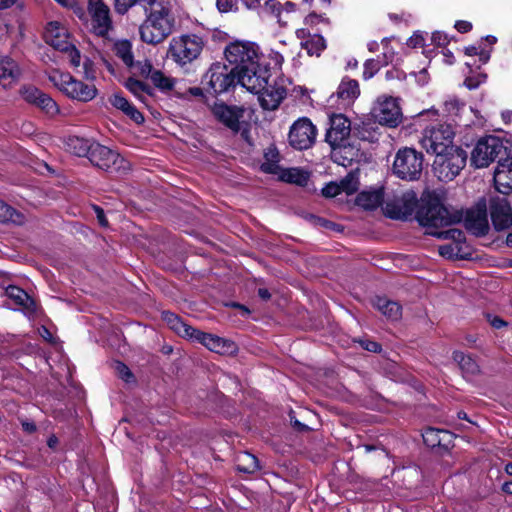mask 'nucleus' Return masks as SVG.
<instances>
[{
  "mask_svg": "<svg viewBox=\"0 0 512 512\" xmlns=\"http://www.w3.org/2000/svg\"><path fill=\"white\" fill-rule=\"evenodd\" d=\"M269 59L270 62L267 63L268 66L272 63L273 69H281L282 64L284 62V57L282 56V54L276 51H271L269 54Z\"/></svg>",
  "mask_w": 512,
  "mask_h": 512,
  "instance_id": "4d7b16f0",
  "label": "nucleus"
},
{
  "mask_svg": "<svg viewBox=\"0 0 512 512\" xmlns=\"http://www.w3.org/2000/svg\"><path fill=\"white\" fill-rule=\"evenodd\" d=\"M279 178L288 183L304 185L307 183L309 174L300 168L281 169Z\"/></svg>",
  "mask_w": 512,
  "mask_h": 512,
  "instance_id": "e433bc0d",
  "label": "nucleus"
},
{
  "mask_svg": "<svg viewBox=\"0 0 512 512\" xmlns=\"http://www.w3.org/2000/svg\"><path fill=\"white\" fill-rule=\"evenodd\" d=\"M203 81L213 93L221 94L237 83V75L232 67L216 62L205 73Z\"/></svg>",
  "mask_w": 512,
  "mask_h": 512,
  "instance_id": "dca6fc26",
  "label": "nucleus"
},
{
  "mask_svg": "<svg viewBox=\"0 0 512 512\" xmlns=\"http://www.w3.org/2000/svg\"><path fill=\"white\" fill-rule=\"evenodd\" d=\"M380 69V64L377 60L368 59L364 63L363 78L368 80L372 78Z\"/></svg>",
  "mask_w": 512,
  "mask_h": 512,
  "instance_id": "09e8293b",
  "label": "nucleus"
},
{
  "mask_svg": "<svg viewBox=\"0 0 512 512\" xmlns=\"http://www.w3.org/2000/svg\"><path fill=\"white\" fill-rule=\"evenodd\" d=\"M381 43L383 45V48L385 49L383 55L385 58V63L387 64L389 61H392L394 53L392 51L388 50V44H389L388 38H384Z\"/></svg>",
  "mask_w": 512,
  "mask_h": 512,
  "instance_id": "0e129e2a",
  "label": "nucleus"
},
{
  "mask_svg": "<svg viewBox=\"0 0 512 512\" xmlns=\"http://www.w3.org/2000/svg\"><path fill=\"white\" fill-rule=\"evenodd\" d=\"M467 153L460 147H450L449 151L435 156L433 172L440 181H452L465 167Z\"/></svg>",
  "mask_w": 512,
  "mask_h": 512,
  "instance_id": "0eeeda50",
  "label": "nucleus"
},
{
  "mask_svg": "<svg viewBox=\"0 0 512 512\" xmlns=\"http://www.w3.org/2000/svg\"><path fill=\"white\" fill-rule=\"evenodd\" d=\"M449 436L447 431L435 428H428L422 434L425 444L432 448L443 445V442Z\"/></svg>",
  "mask_w": 512,
  "mask_h": 512,
  "instance_id": "58836bf2",
  "label": "nucleus"
},
{
  "mask_svg": "<svg viewBox=\"0 0 512 512\" xmlns=\"http://www.w3.org/2000/svg\"><path fill=\"white\" fill-rule=\"evenodd\" d=\"M453 138L454 130L450 124L431 125L424 130L421 145L428 154L436 156L455 147Z\"/></svg>",
  "mask_w": 512,
  "mask_h": 512,
  "instance_id": "1a4fd4ad",
  "label": "nucleus"
},
{
  "mask_svg": "<svg viewBox=\"0 0 512 512\" xmlns=\"http://www.w3.org/2000/svg\"><path fill=\"white\" fill-rule=\"evenodd\" d=\"M226 60L232 65L235 73L254 65L263 57L260 47L251 41L236 40L230 42L224 50Z\"/></svg>",
  "mask_w": 512,
  "mask_h": 512,
  "instance_id": "6e6552de",
  "label": "nucleus"
},
{
  "mask_svg": "<svg viewBox=\"0 0 512 512\" xmlns=\"http://www.w3.org/2000/svg\"><path fill=\"white\" fill-rule=\"evenodd\" d=\"M371 118L383 126L397 127L403 119L398 98L380 95L376 98L370 111Z\"/></svg>",
  "mask_w": 512,
  "mask_h": 512,
  "instance_id": "9d476101",
  "label": "nucleus"
},
{
  "mask_svg": "<svg viewBox=\"0 0 512 512\" xmlns=\"http://www.w3.org/2000/svg\"><path fill=\"white\" fill-rule=\"evenodd\" d=\"M504 148L503 142L496 136L480 138L471 151V165L478 169L488 167Z\"/></svg>",
  "mask_w": 512,
  "mask_h": 512,
  "instance_id": "ddd939ff",
  "label": "nucleus"
},
{
  "mask_svg": "<svg viewBox=\"0 0 512 512\" xmlns=\"http://www.w3.org/2000/svg\"><path fill=\"white\" fill-rule=\"evenodd\" d=\"M417 203L416 194L412 191L403 193L392 202L386 203V214L393 219H404L412 214Z\"/></svg>",
  "mask_w": 512,
  "mask_h": 512,
  "instance_id": "6ab92c4d",
  "label": "nucleus"
},
{
  "mask_svg": "<svg viewBox=\"0 0 512 512\" xmlns=\"http://www.w3.org/2000/svg\"><path fill=\"white\" fill-rule=\"evenodd\" d=\"M455 28L460 33H467L472 29V24L468 21L459 20L455 23Z\"/></svg>",
  "mask_w": 512,
  "mask_h": 512,
  "instance_id": "680f3d73",
  "label": "nucleus"
},
{
  "mask_svg": "<svg viewBox=\"0 0 512 512\" xmlns=\"http://www.w3.org/2000/svg\"><path fill=\"white\" fill-rule=\"evenodd\" d=\"M21 94L26 101L37 105L40 96L43 94V92L40 91L38 88L29 86L24 87L21 90Z\"/></svg>",
  "mask_w": 512,
  "mask_h": 512,
  "instance_id": "de8ad7c7",
  "label": "nucleus"
},
{
  "mask_svg": "<svg viewBox=\"0 0 512 512\" xmlns=\"http://www.w3.org/2000/svg\"><path fill=\"white\" fill-rule=\"evenodd\" d=\"M279 152L275 147H269L264 153V161L261 164V170L268 174H279Z\"/></svg>",
  "mask_w": 512,
  "mask_h": 512,
  "instance_id": "f704fd0d",
  "label": "nucleus"
},
{
  "mask_svg": "<svg viewBox=\"0 0 512 512\" xmlns=\"http://www.w3.org/2000/svg\"><path fill=\"white\" fill-rule=\"evenodd\" d=\"M431 39L437 46H445L449 42L447 35L440 31L434 32Z\"/></svg>",
  "mask_w": 512,
  "mask_h": 512,
  "instance_id": "bf43d9fd",
  "label": "nucleus"
},
{
  "mask_svg": "<svg viewBox=\"0 0 512 512\" xmlns=\"http://www.w3.org/2000/svg\"><path fill=\"white\" fill-rule=\"evenodd\" d=\"M317 130L308 118H300L293 123L289 132V143L298 150L310 148L316 139Z\"/></svg>",
  "mask_w": 512,
  "mask_h": 512,
  "instance_id": "f3484780",
  "label": "nucleus"
},
{
  "mask_svg": "<svg viewBox=\"0 0 512 512\" xmlns=\"http://www.w3.org/2000/svg\"><path fill=\"white\" fill-rule=\"evenodd\" d=\"M176 18L168 2L157 1L139 26L140 39L150 45L163 42L175 29Z\"/></svg>",
  "mask_w": 512,
  "mask_h": 512,
  "instance_id": "f03ea898",
  "label": "nucleus"
},
{
  "mask_svg": "<svg viewBox=\"0 0 512 512\" xmlns=\"http://www.w3.org/2000/svg\"><path fill=\"white\" fill-rule=\"evenodd\" d=\"M83 76L86 80H91L93 81L95 79V71L93 69V62L88 59V58H85V60L83 61Z\"/></svg>",
  "mask_w": 512,
  "mask_h": 512,
  "instance_id": "5fc2aeb1",
  "label": "nucleus"
},
{
  "mask_svg": "<svg viewBox=\"0 0 512 512\" xmlns=\"http://www.w3.org/2000/svg\"><path fill=\"white\" fill-rule=\"evenodd\" d=\"M340 193H342V191L339 187L338 182H330L322 189L323 196L329 197V198L335 197V196L339 195Z\"/></svg>",
  "mask_w": 512,
  "mask_h": 512,
  "instance_id": "603ef678",
  "label": "nucleus"
},
{
  "mask_svg": "<svg viewBox=\"0 0 512 512\" xmlns=\"http://www.w3.org/2000/svg\"><path fill=\"white\" fill-rule=\"evenodd\" d=\"M296 36L301 40V46L305 49L308 55L319 56L326 48L325 39L319 34H311L306 28H300L296 31Z\"/></svg>",
  "mask_w": 512,
  "mask_h": 512,
  "instance_id": "bb28decb",
  "label": "nucleus"
},
{
  "mask_svg": "<svg viewBox=\"0 0 512 512\" xmlns=\"http://www.w3.org/2000/svg\"><path fill=\"white\" fill-rule=\"evenodd\" d=\"M424 37L422 33H414L407 41V45L412 48L422 47L424 45Z\"/></svg>",
  "mask_w": 512,
  "mask_h": 512,
  "instance_id": "13d9d810",
  "label": "nucleus"
},
{
  "mask_svg": "<svg viewBox=\"0 0 512 512\" xmlns=\"http://www.w3.org/2000/svg\"><path fill=\"white\" fill-rule=\"evenodd\" d=\"M444 108H445V111L450 116H458L460 114L461 110H463L465 108V104L460 102L456 98H449L448 100L445 101Z\"/></svg>",
  "mask_w": 512,
  "mask_h": 512,
  "instance_id": "49530a36",
  "label": "nucleus"
},
{
  "mask_svg": "<svg viewBox=\"0 0 512 512\" xmlns=\"http://www.w3.org/2000/svg\"><path fill=\"white\" fill-rule=\"evenodd\" d=\"M453 359L458 364L463 373L473 375L476 374L479 370L475 360L461 351H455L453 353Z\"/></svg>",
  "mask_w": 512,
  "mask_h": 512,
  "instance_id": "ea45409f",
  "label": "nucleus"
},
{
  "mask_svg": "<svg viewBox=\"0 0 512 512\" xmlns=\"http://www.w3.org/2000/svg\"><path fill=\"white\" fill-rule=\"evenodd\" d=\"M237 83L251 93H259L271 77V69L268 67L264 56L256 61L254 65L236 73Z\"/></svg>",
  "mask_w": 512,
  "mask_h": 512,
  "instance_id": "f8f14e48",
  "label": "nucleus"
},
{
  "mask_svg": "<svg viewBox=\"0 0 512 512\" xmlns=\"http://www.w3.org/2000/svg\"><path fill=\"white\" fill-rule=\"evenodd\" d=\"M87 20L84 21L91 33L107 37L113 28L109 7L102 0H89Z\"/></svg>",
  "mask_w": 512,
  "mask_h": 512,
  "instance_id": "4468645a",
  "label": "nucleus"
},
{
  "mask_svg": "<svg viewBox=\"0 0 512 512\" xmlns=\"http://www.w3.org/2000/svg\"><path fill=\"white\" fill-rule=\"evenodd\" d=\"M362 347L370 352H378L380 351V345L377 342L374 341H363L361 342Z\"/></svg>",
  "mask_w": 512,
  "mask_h": 512,
  "instance_id": "69168bd1",
  "label": "nucleus"
},
{
  "mask_svg": "<svg viewBox=\"0 0 512 512\" xmlns=\"http://www.w3.org/2000/svg\"><path fill=\"white\" fill-rule=\"evenodd\" d=\"M489 210L496 230L508 229L512 223V208L506 195H495L489 200Z\"/></svg>",
  "mask_w": 512,
  "mask_h": 512,
  "instance_id": "a211bd4d",
  "label": "nucleus"
},
{
  "mask_svg": "<svg viewBox=\"0 0 512 512\" xmlns=\"http://www.w3.org/2000/svg\"><path fill=\"white\" fill-rule=\"evenodd\" d=\"M339 187L342 193L351 195L355 193L359 188V169L350 171L343 179L339 182Z\"/></svg>",
  "mask_w": 512,
  "mask_h": 512,
  "instance_id": "a19ab883",
  "label": "nucleus"
},
{
  "mask_svg": "<svg viewBox=\"0 0 512 512\" xmlns=\"http://www.w3.org/2000/svg\"><path fill=\"white\" fill-rule=\"evenodd\" d=\"M465 227L476 236H483L489 230L486 203L479 202L475 208L467 211Z\"/></svg>",
  "mask_w": 512,
  "mask_h": 512,
  "instance_id": "aec40b11",
  "label": "nucleus"
},
{
  "mask_svg": "<svg viewBox=\"0 0 512 512\" xmlns=\"http://www.w3.org/2000/svg\"><path fill=\"white\" fill-rule=\"evenodd\" d=\"M192 339L203 344L210 351L218 354L231 355L237 352V346L233 341L213 334L197 330Z\"/></svg>",
  "mask_w": 512,
  "mask_h": 512,
  "instance_id": "412c9836",
  "label": "nucleus"
},
{
  "mask_svg": "<svg viewBox=\"0 0 512 512\" xmlns=\"http://www.w3.org/2000/svg\"><path fill=\"white\" fill-rule=\"evenodd\" d=\"M491 325L494 327V328H502L506 325V322L503 321L502 319L498 318V317H494L491 321H490Z\"/></svg>",
  "mask_w": 512,
  "mask_h": 512,
  "instance_id": "774afa93",
  "label": "nucleus"
},
{
  "mask_svg": "<svg viewBox=\"0 0 512 512\" xmlns=\"http://www.w3.org/2000/svg\"><path fill=\"white\" fill-rule=\"evenodd\" d=\"M383 199L382 189L363 191L357 196V204L366 210H373L382 204Z\"/></svg>",
  "mask_w": 512,
  "mask_h": 512,
  "instance_id": "473e14b6",
  "label": "nucleus"
},
{
  "mask_svg": "<svg viewBox=\"0 0 512 512\" xmlns=\"http://www.w3.org/2000/svg\"><path fill=\"white\" fill-rule=\"evenodd\" d=\"M163 320L167 323V325L175 331L178 335L182 337H187L192 339L197 329L189 326L184 323L176 314L172 312L165 311L162 313Z\"/></svg>",
  "mask_w": 512,
  "mask_h": 512,
  "instance_id": "c756f323",
  "label": "nucleus"
},
{
  "mask_svg": "<svg viewBox=\"0 0 512 512\" xmlns=\"http://www.w3.org/2000/svg\"><path fill=\"white\" fill-rule=\"evenodd\" d=\"M125 87L138 99L143 100L145 94L150 93V88L147 84L134 78H129Z\"/></svg>",
  "mask_w": 512,
  "mask_h": 512,
  "instance_id": "37998d69",
  "label": "nucleus"
},
{
  "mask_svg": "<svg viewBox=\"0 0 512 512\" xmlns=\"http://www.w3.org/2000/svg\"><path fill=\"white\" fill-rule=\"evenodd\" d=\"M114 369L117 375L125 382H130L133 379V374L130 369L122 362H115Z\"/></svg>",
  "mask_w": 512,
  "mask_h": 512,
  "instance_id": "3c124183",
  "label": "nucleus"
},
{
  "mask_svg": "<svg viewBox=\"0 0 512 512\" xmlns=\"http://www.w3.org/2000/svg\"><path fill=\"white\" fill-rule=\"evenodd\" d=\"M374 306L389 320L396 321L401 318L402 308L395 301L385 297H377L374 300Z\"/></svg>",
  "mask_w": 512,
  "mask_h": 512,
  "instance_id": "2f4dec72",
  "label": "nucleus"
},
{
  "mask_svg": "<svg viewBox=\"0 0 512 512\" xmlns=\"http://www.w3.org/2000/svg\"><path fill=\"white\" fill-rule=\"evenodd\" d=\"M95 211L97 213V219L99 221V223L102 225V226H107L108 222H107V219L104 215V212L101 208L99 207H95Z\"/></svg>",
  "mask_w": 512,
  "mask_h": 512,
  "instance_id": "338daca9",
  "label": "nucleus"
},
{
  "mask_svg": "<svg viewBox=\"0 0 512 512\" xmlns=\"http://www.w3.org/2000/svg\"><path fill=\"white\" fill-rule=\"evenodd\" d=\"M109 102L113 107L121 110L126 116L133 120L137 124L144 122V116L138 109L131 104L123 95L114 93L110 98Z\"/></svg>",
  "mask_w": 512,
  "mask_h": 512,
  "instance_id": "c85d7f7f",
  "label": "nucleus"
},
{
  "mask_svg": "<svg viewBox=\"0 0 512 512\" xmlns=\"http://www.w3.org/2000/svg\"><path fill=\"white\" fill-rule=\"evenodd\" d=\"M243 112V109L225 104H216L213 108L215 117L234 132L241 129L240 118L243 116Z\"/></svg>",
  "mask_w": 512,
  "mask_h": 512,
  "instance_id": "393cba45",
  "label": "nucleus"
},
{
  "mask_svg": "<svg viewBox=\"0 0 512 512\" xmlns=\"http://www.w3.org/2000/svg\"><path fill=\"white\" fill-rule=\"evenodd\" d=\"M423 169V155L412 148L400 149L394 159V174L408 181L416 180L420 177Z\"/></svg>",
  "mask_w": 512,
  "mask_h": 512,
  "instance_id": "9b49d317",
  "label": "nucleus"
},
{
  "mask_svg": "<svg viewBox=\"0 0 512 512\" xmlns=\"http://www.w3.org/2000/svg\"><path fill=\"white\" fill-rule=\"evenodd\" d=\"M305 25L307 26H313L318 23H326L328 24L329 21L327 18H324L322 15H318L316 13H310L304 21Z\"/></svg>",
  "mask_w": 512,
  "mask_h": 512,
  "instance_id": "6e6d98bb",
  "label": "nucleus"
},
{
  "mask_svg": "<svg viewBox=\"0 0 512 512\" xmlns=\"http://www.w3.org/2000/svg\"><path fill=\"white\" fill-rule=\"evenodd\" d=\"M290 81L284 76H277L272 83H267L263 90L255 93L263 110L274 111L278 109L287 97Z\"/></svg>",
  "mask_w": 512,
  "mask_h": 512,
  "instance_id": "2eb2a0df",
  "label": "nucleus"
},
{
  "mask_svg": "<svg viewBox=\"0 0 512 512\" xmlns=\"http://www.w3.org/2000/svg\"><path fill=\"white\" fill-rule=\"evenodd\" d=\"M62 52L67 54L68 60L73 67H79L81 65V54L73 43L70 44L68 49Z\"/></svg>",
  "mask_w": 512,
  "mask_h": 512,
  "instance_id": "8fccbe9b",
  "label": "nucleus"
},
{
  "mask_svg": "<svg viewBox=\"0 0 512 512\" xmlns=\"http://www.w3.org/2000/svg\"><path fill=\"white\" fill-rule=\"evenodd\" d=\"M494 184L496 190L503 195L512 192V156L498 162L494 172Z\"/></svg>",
  "mask_w": 512,
  "mask_h": 512,
  "instance_id": "b1692460",
  "label": "nucleus"
},
{
  "mask_svg": "<svg viewBox=\"0 0 512 512\" xmlns=\"http://www.w3.org/2000/svg\"><path fill=\"white\" fill-rule=\"evenodd\" d=\"M62 7L72 10L73 13L81 20L86 21L87 15L85 9L77 2V0H55Z\"/></svg>",
  "mask_w": 512,
  "mask_h": 512,
  "instance_id": "c03bdc74",
  "label": "nucleus"
},
{
  "mask_svg": "<svg viewBox=\"0 0 512 512\" xmlns=\"http://www.w3.org/2000/svg\"><path fill=\"white\" fill-rule=\"evenodd\" d=\"M139 70L141 75L151 78V75L153 72H156L157 70L153 68L152 64L149 61H144L143 63H139Z\"/></svg>",
  "mask_w": 512,
  "mask_h": 512,
  "instance_id": "052dcab7",
  "label": "nucleus"
},
{
  "mask_svg": "<svg viewBox=\"0 0 512 512\" xmlns=\"http://www.w3.org/2000/svg\"><path fill=\"white\" fill-rule=\"evenodd\" d=\"M5 294L15 305L19 306L26 315L32 316L36 313L37 306L35 301L20 287L10 285L6 288Z\"/></svg>",
  "mask_w": 512,
  "mask_h": 512,
  "instance_id": "cd10ccee",
  "label": "nucleus"
},
{
  "mask_svg": "<svg viewBox=\"0 0 512 512\" xmlns=\"http://www.w3.org/2000/svg\"><path fill=\"white\" fill-rule=\"evenodd\" d=\"M44 39L48 45L59 51L68 49L70 44H72L67 28L57 21L48 23Z\"/></svg>",
  "mask_w": 512,
  "mask_h": 512,
  "instance_id": "4be33fe9",
  "label": "nucleus"
},
{
  "mask_svg": "<svg viewBox=\"0 0 512 512\" xmlns=\"http://www.w3.org/2000/svg\"><path fill=\"white\" fill-rule=\"evenodd\" d=\"M485 76H481L479 80H474L472 77H469L465 80V85L468 89H476L482 82L485 81Z\"/></svg>",
  "mask_w": 512,
  "mask_h": 512,
  "instance_id": "e2e57ef3",
  "label": "nucleus"
},
{
  "mask_svg": "<svg viewBox=\"0 0 512 512\" xmlns=\"http://www.w3.org/2000/svg\"><path fill=\"white\" fill-rule=\"evenodd\" d=\"M114 53L123 63L132 67L134 65V56L132 52V44L128 40H118L113 46Z\"/></svg>",
  "mask_w": 512,
  "mask_h": 512,
  "instance_id": "4c0bfd02",
  "label": "nucleus"
},
{
  "mask_svg": "<svg viewBox=\"0 0 512 512\" xmlns=\"http://www.w3.org/2000/svg\"><path fill=\"white\" fill-rule=\"evenodd\" d=\"M204 48V40L196 34H182L169 42L168 55L178 65L184 66L199 57Z\"/></svg>",
  "mask_w": 512,
  "mask_h": 512,
  "instance_id": "39448f33",
  "label": "nucleus"
},
{
  "mask_svg": "<svg viewBox=\"0 0 512 512\" xmlns=\"http://www.w3.org/2000/svg\"><path fill=\"white\" fill-rule=\"evenodd\" d=\"M417 220L421 226L429 229L427 231L428 234L440 239L453 240L452 243L439 246L441 256L448 259L457 258L459 256L461 246L465 240L464 233L455 228L443 231L433 230L460 221V216L457 213L450 212L436 193L429 194L423 201V204L417 211Z\"/></svg>",
  "mask_w": 512,
  "mask_h": 512,
  "instance_id": "f257e3e1",
  "label": "nucleus"
},
{
  "mask_svg": "<svg viewBox=\"0 0 512 512\" xmlns=\"http://www.w3.org/2000/svg\"><path fill=\"white\" fill-rule=\"evenodd\" d=\"M350 132L351 124L346 116L335 114L330 118V128L326 133V142L332 148V159L342 166H346L345 161L348 160L347 157L341 160V152L347 149Z\"/></svg>",
  "mask_w": 512,
  "mask_h": 512,
  "instance_id": "423d86ee",
  "label": "nucleus"
},
{
  "mask_svg": "<svg viewBox=\"0 0 512 512\" xmlns=\"http://www.w3.org/2000/svg\"><path fill=\"white\" fill-rule=\"evenodd\" d=\"M37 106L41 107L50 116H54L59 113L57 103L45 93L40 96Z\"/></svg>",
  "mask_w": 512,
  "mask_h": 512,
  "instance_id": "a18cd8bd",
  "label": "nucleus"
},
{
  "mask_svg": "<svg viewBox=\"0 0 512 512\" xmlns=\"http://www.w3.org/2000/svg\"><path fill=\"white\" fill-rule=\"evenodd\" d=\"M22 76L18 62L8 55L0 56V85L9 89L15 86Z\"/></svg>",
  "mask_w": 512,
  "mask_h": 512,
  "instance_id": "5701e85b",
  "label": "nucleus"
},
{
  "mask_svg": "<svg viewBox=\"0 0 512 512\" xmlns=\"http://www.w3.org/2000/svg\"><path fill=\"white\" fill-rule=\"evenodd\" d=\"M263 11L266 14H269L277 19V22L281 25H286L287 21L283 19V13L289 14L295 11V4L292 2H286L284 6H282L276 0H267L263 6Z\"/></svg>",
  "mask_w": 512,
  "mask_h": 512,
  "instance_id": "7c9ffc66",
  "label": "nucleus"
},
{
  "mask_svg": "<svg viewBox=\"0 0 512 512\" xmlns=\"http://www.w3.org/2000/svg\"><path fill=\"white\" fill-rule=\"evenodd\" d=\"M69 146H73L75 149L79 148L75 151L79 156L88 153L90 162L102 170L118 171L128 168V163L124 158L117 152L99 143L88 146L83 139L71 138Z\"/></svg>",
  "mask_w": 512,
  "mask_h": 512,
  "instance_id": "7ed1b4c3",
  "label": "nucleus"
},
{
  "mask_svg": "<svg viewBox=\"0 0 512 512\" xmlns=\"http://www.w3.org/2000/svg\"><path fill=\"white\" fill-rule=\"evenodd\" d=\"M49 80L69 99L87 103L96 98L98 90L93 83H85L69 73L53 71Z\"/></svg>",
  "mask_w": 512,
  "mask_h": 512,
  "instance_id": "20e7f679",
  "label": "nucleus"
},
{
  "mask_svg": "<svg viewBox=\"0 0 512 512\" xmlns=\"http://www.w3.org/2000/svg\"><path fill=\"white\" fill-rule=\"evenodd\" d=\"M0 222L22 225L25 223V216L12 206L0 200Z\"/></svg>",
  "mask_w": 512,
  "mask_h": 512,
  "instance_id": "c9c22d12",
  "label": "nucleus"
},
{
  "mask_svg": "<svg viewBox=\"0 0 512 512\" xmlns=\"http://www.w3.org/2000/svg\"><path fill=\"white\" fill-rule=\"evenodd\" d=\"M360 95L359 84L356 80L343 78L335 94L331 95L330 100L335 97L341 107L350 106Z\"/></svg>",
  "mask_w": 512,
  "mask_h": 512,
  "instance_id": "a878e982",
  "label": "nucleus"
},
{
  "mask_svg": "<svg viewBox=\"0 0 512 512\" xmlns=\"http://www.w3.org/2000/svg\"><path fill=\"white\" fill-rule=\"evenodd\" d=\"M150 80L153 85L162 92L171 91L176 84V80L174 78L165 75L160 70L153 72Z\"/></svg>",
  "mask_w": 512,
  "mask_h": 512,
  "instance_id": "79ce46f5",
  "label": "nucleus"
},
{
  "mask_svg": "<svg viewBox=\"0 0 512 512\" xmlns=\"http://www.w3.org/2000/svg\"><path fill=\"white\" fill-rule=\"evenodd\" d=\"M237 1L236 0H217L216 6L218 10L222 13H227L236 8Z\"/></svg>",
  "mask_w": 512,
  "mask_h": 512,
  "instance_id": "864d4df0",
  "label": "nucleus"
},
{
  "mask_svg": "<svg viewBox=\"0 0 512 512\" xmlns=\"http://www.w3.org/2000/svg\"><path fill=\"white\" fill-rule=\"evenodd\" d=\"M236 468L243 473H254L260 469L258 459L249 452H241L236 457Z\"/></svg>",
  "mask_w": 512,
  "mask_h": 512,
  "instance_id": "72a5a7b5",
  "label": "nucleus"
}]
</instances>
